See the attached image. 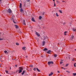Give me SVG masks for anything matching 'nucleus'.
<instances>
[{"label": "nucleus", "mask_w": 76, "mask_h": 76, "mask_svg": "<svg viewBox=\"0 0 76 76\" xmlns=\"http://www.w3.org/2000/svg\"><path fill=\"white\" fill-rule=\"evenodd\" d=\"M60 76H63V75H60Z\"/></svg>", "instance_id": "nucleus-55"}, {"label": "nucleus", "mask_w": 76, "mask_h": 76, "mask_svg": "<svg viewBox=\"0 0 76 76\" xmlns=\"http://www.w3.org/2000/svg\"><path fill=\"white\" fill-rule=\"evenodd\" d=\"M14 17H15V16H12L11 18V20H13V22L14 23H16V22H15V21H14Z\"/></svg>", "instance_id": "nucleus-2"}, {"label": "nucleus", "mask_w": 76, "mask_h": 76, "mask_svg": "<svg viewBox=\"0 0 76 76\" xmlns=\"http://www.w3.org/2000/svg\"><path fill=\"white\" fill-rule=\"evenodd\" d=\"M0 58V59H1V58Z\"/></svg>", "instance_id": "nucleus-64"}, {"label": "nucleus", "mask_w": 76, "mask_h": 76, "mask_svg": "<svg viewBox=\"0 0 76 76\" xmlns=\"http://www.w3.org/2000/svg\"><path fill=\"white\" fill-rule=\"evenodd\" d=\"M33 66H33L32 65H31L30 66V67H33Z\"/></svg>", "instance_id": "nucleus-32"}, {"label": "nucleus", "mask_w": 76, "mask_h": 76, "mask_svg": "<svg viewBox=\"0 0 76 76\" xmlns=\"http://www.w3.org/2000/svg\"><path fill=\"white\" fill-rule=\"evenodd\" d=\"M73 38H74V36H72L71 38V40H72L73 39Z\"/></svg>", "instance_id": "nucleus-16"}, {"label": "nucleus", "mask_w": 76, "mask_h": 76, "mask_svg": "<svg viewBox=\"0 0 76 76\" xmlns=\"http://www.w3.org/2000/svg\"><path fill=\"white\" fill-rule=\"evenodd\" d=\"M20 10V12H23V9L22 8H21Z\"/></svg>", "instance_id": "nucleus-22"}, {"label": "nucleus", "mask_w": 76, "mask_h": 76, "mask_svg": "<svg viewBox=\"0 0 76 76\" xmlns=\"http://www.w3.org/2000/svg\"><path fill=\"white\" fill-rule=\"evenodd\" d=\"M54 57H57V55L56 54H54Z\"/></svg>", "instance_id": "nucleus-19"}, {"label": "nucleus", "mask_w": 76, "mask_h": 76, "mask_svg": "<svg viewBox=\"0 0 76 76\" xmlns=\"http://www.w3.org/2000/svg\"><path fill=\"white\" fill-rule=\"evenodd\" d=\"M56 16H57V17L58 16V14H57V12H56Z\"/></svg>", "instance_id": "nucleus-26"}, {"label": "nucleus", "mask_w": 76, "mask_h": 76, "mask_svg": "<svg viewBox=\"0 0 76 76\" xmlns=\"http://www.w3.org/2000/svg\"><path fill=\"white\" fill-rule=\"evenodd\" d=\"M72 31H74V32H76V28H72Z\"/></svg>", "instance_id": "nucleus-11"}, {"label": "nucleus", "mask_w": 76, "mask_h": 76, "mask_svg": "<svg viewBox=\"0 0 76 76\" xmlns=\"http://www.w3.org/2000/svg\"><path fill=\"white\" fill-rule=\"evenodd\" d=\"M42 19V17L41 16L39 17V19L41 20Z\"/></svg>", "instance_id": "nucleus-18"}, {"label": "nucleus", "mask_w": 76, "mask_h": 76, "mask_svg": "<svg viewBox=\"0 0 76 76\" xmlns=\"http://www.w3.org/2000/svg\"><path fill=\"white\" fill-rule=\"evenodd\" d=\"M57 72L58 73H60V72H59V71H58Z\"/></svg>", "instance_id": "nucleus-43"}, {"label": "nucleus", "mask_w": 76, "mask_h": 76, "mask_svg": "<svg viewBox=\"0 0 76 76\" xmlns=\"http://www.w3.org/2000/svg\"><path fill=\"white\" fill-rule=\"evenodd\" d=\"M0 1H1V0H0Z\"/></svg>", "instance_id": "nucleus-60"}, {"label": "nucleus", "mask_w": 76, "mask_h": 76, "mask_svg": "<svg viewBox=\"0 0 76 76\" xmlns=\"http://www.w3.org/2000/svg\"><path fill=\"white\" fill-rule=\"evenodd\" d=\"M1 57H2V56H1Z\"/></svg>", "instance_id": "nucleus-62"}, {"label": "nucleus", "mask_w": 76, "mask_h": 76, "mask_svg": "<svg viewBox=\"0 0 76 76\" xmlns=\"http://www.w3.org/2000/svg\"><path fill=\"white\" fill-rule=\"evenodd\" d=\"M36 34L38 36V37H39L40 36V35H39V34H38V32H36Z\"/></svg>", "instance_id": "nucleus-6"}, {"label": "nucleus", "mask_w": 76, "mask_h": 76, "mask_svg": "<svg viewBox=\"0 0 76 76\" xmlns=\"http://www.w3.org/2000/svg\"><path fill=\"white\" fill-rule=\"evenodd\" d=\"M58 45H59V43H58Z\"/></svg>", "instance_id": "nucleus-58"}, {"label": "nucleus", "mask_w": 76, "mask_h": 76, "mask_svg": "<svg viewBox=\"0 0 76 76\" xmlns=\"http://www.w3.org/2000/svg\"><path fill=\"white\" fill-rule=\"evenodd\" d=\"M64 34L65 35H67V34L66 33H64Z\"/></svg>", "instance_id": "nucleus-41"}, {"label": "nucleus", "mask_w": 76, "mask_h": 76, "mask_svg": "<svg viewBox=\"0 0 76 76\" xmlns=\"http://www.w3.org/2000/svg\"><path fill=\"white\" fill-rule=\"evenodd\" d=\"M27 1L28 2H29V1H30V0H27Z\"/></svg>", "instance_id": "nucleus-38"}, {"label": "nucleus", "mask_w": 76, "mask_h": 76, "mask_svg": "<svg viewBox=\"0 0 76 76\" xmlns=\"http://www.w3.org/2000/svg\"><path fill=\"white\" fill-rule=\"evenodd\" d=\"M1 67V66L0 65V67Z\"/></svg>", "instance_id": "nucleus-57"}, {"label": "nucleus", "mask_w": 76, "mask_h": 76, "mask_svg": "<svg viewBox=\"0 0 76 76\" xmlns=\"http://www.w3.org/2000/svg\"><path fill=\"white\" fill-rule=\"evenodd\" d=\"M33 70H34V71H35V70H36V68H34L33 69Z\"/></svg>", "instance_id": "nucleus-27"}, {"label": "nucleus", "mask_w": 76, "mask_h": 76, "mask_svg": "<svg viewBox=\"0 0 76 76\" xmlns=\"http://www.w3.org/2000/svg\"><path fill=\"white\" fill-rule=\"evenodd\" d=\"M24 73H25V71L24 70L23 72L22 73V75H23Z\"/></svg>", "instance_id": "nucleus-21"}, {"label": "nucleus", "mask_w": 76, "mask_h": 76, "mask_svg": "<svg viewBox=\"0 0 76 76\" xmlns=\"http://www.w3.org/2000/svg\"><path fill=\"white\" fill-rule=\"evenodd\" d=\"M59 12H60L61 13H62V12H61V10H58Z\"/></svg>", "instance_id": "nucleus-24"}, {"label": "nucleus", "mask_w": 76, "mask_h": 76, "mask_svg": "<svg viewBox=\"0 0 76 76\" xmlns=\"http://www.w3.org/2000/svg\"><path fill=\"white\" fill-rule=\"evenodd\" d=\"M16 72H17V71H16Z\"/></svg>", "instance_id": "nucleus-63"}, {"label": "nucleus", "mask_w": 76, "mask_h": 76, "mask_svg": "<svg viewBox=\"0 0 76 76\" xmlns=\"http://www.w3.org/2000/svg\"><path fill=\"white\" fill-rule=\"evenodd\" d=\"M61 69H64V68L63 67H61Z\"/></svg>", "instance_id": "nucleus-46"}, {"label": "nucleus", "mask_w": 76, "mask_h": 76, "mask_svg": "<svg viewBox=\"0 0 76 76\" xmlns=\"http://www.w3.org/2000/svg\"><path fill=\"white\" fill-rule=\"evenodd\" d=\"M44 15V12H43V15Z\"/></svg>", "instance_id": "nucleus-47"}, {"label": "nucleus", "mask_w": 76, "mask_h": 76, "mask_svg": "<svg viewBox=\"0 0 76 76\" xmlns=\"http://www.w3.org/2000/svg\"><path fill=\"white\" fill-rule=\"evenodd\" d=\"M36 74H35V76H36Z\"/></svg>", "instance_id": "nucleus-59"}, {"label": "nucleus", "mask_w": 76, "mask_h": 76, "mask_svg": "<svg viewBox=\"0 0 76 76\" xmlns=\"http://www.w3.org/2000/svg\"><path fill=\"white\" fill-rule=\"evenodd\" d=\"M62 2H65V1H62Z\"/></svg>", "instance_id": "nucleus-44"}, {"label": "nucleus", "mask_w": 76, "mask_h": 76, "mask_svg": "<svg viewBox=\"0 0 76 76\" xmlns=\"http://www.w3.org/2000/svg\"><path fill=\"white\" fill-rule=\"evenodd\" d=\"M23 50H25V47H23L22 48Z\"/></svg>", "instance_id": "nucleus-33"}, {"label": "nucleus", "mask_w": 76, "mask_h": 76, "mask_svg": "<svg viewBox=\"0 0 76 76\" xmlns=\"http://www.w3.org/2000/svg\"><path fill=\"white\" fill-rule=\"evenodd\" d=\"M64 69H65V68H64Z\"/></svg>", "instance_id": "nucleus-53"}, {"label": "nucleus", "mask_w": 76, "mask_h": 76, "mask_svg": "<svg viewBox=\"0 0 76 76\" xmlns=\"http://www.w3.org/2000/svg\"><path fill=\"white\" fill-rule=\"evenodd\" d=\"M75 51H76V49H75Z\"/></svg>", "instance_id": "nucleus-52"}, {"label": "nucleus", "mask_w": 76, "mask_h": 76, "mask_svg": "<svg viewBox=\"0 0 76 76\" xmlns=\"http://www.w3.org/2000/svg\"><path fill=\"white\" fill-rule=\"evenodd\" d=\"M0 76H1V75H0Z\"/></svg>", "instance_id": "nucleus-56"}, {"label": "nucleus", "mask_w": 76, "mask_h": 76, "mask_svg": "<svg viewBox=\"0 0 76 76\" xmlns=\"http://www.w3.org/2000/svg\"><path fill=\"white\" fill-rule=\"evenodd\" d=\"M1 62H2V61L1 60Z\"/></svg>", "instance_id": "nucleus-51"}, {"label": "nucleus", "mask_w": 76, "mask_h": 76, "mask_svg": "<svg viewBox=\"0 0 76 76\" xmlns=\"http://www.w3.org/2000/svg\"><path fill=\"white\" fill-rule=\"evenodd\" d=\"M23 70V68L22 67H19V70L18 73H20Z\"/></svg>", "instance_id": "nucleus-1"}, {"label": "nucleus", "mask_w": 76, "mask_h": 76, "mask_svg": "<svg viewBox=\"0 0 76 76\" xmlns=\"http://www.w3.org/2000/svg\"><path fill=\"white\" fill-rule=\"evenodd\" d=\"M68 65H69L68 64H66V67H67V66H68Z\"/></svg>", "instance_id": "nucleus-37"}, {"label": "nucleus", "mask_w": 76, "mask_h": 76, "mask_svg": "<svg viewBox=\"0 0 76 76\" xmlns=\"http://www.w3.org/2000/svg\"><path fill=\"white\" fill-rule=\"evenodd\" d=\"M23 25H26V23H25V20L23 21Z\"/></svg>", "instance_id": "nucleus-5"}, {"label": "nucleus", "mask_w": 76, "mask_h": 76, "mask_svg": "<svg viewBox=\"0 0 76 76\" xmlns=\"http://www.w3.org/2000/svg\"><path fill=\"white\" fill-rule=\"evenodd\" d=\"M1 40H6V39H5L1 38V37H0V41H1Z\"/></svg>", "instance_id": "nucleus-12"}, {"label": "nucleus", "mask_w": 76, "mask_h": 76, "mask_svg": "<svg viewBox=\"0 0 76 76\" xmlns=\"http://www.w3.org/2000/svg\"><path fill=\"white\" fill-rule=\"evenodd\" d=\"M17 65H15V67H17Z\"/></svg>", "instance_id": "nucleus-48"}, {"label": "nucleus", "mask_w": 76, "mask_h": 76, "mask_svg": "<svg viewBox=\"0 0 76 76\" xmlns=\"http://www.w3.org/2000/svg\"><path fill=\"white\" fill-rule=\"evenodd\" d=\"M46 38H47V37L46 36L45 37H44L43 40H45Z\"/></svg>", "instance_id": "nucleus-20"}, {"label": "nucleus", "mask_w": 76, "mask_h": 76, "mask_svg": "<svg viewBox=\"0 0 76 76\" xmlns=\"http://www.w3.org/2000/svg\"><path fill=\"white\" fill-rule=\"evenodd\" d=\"M15 27L16 28H19L18 26L17 25H15Z\"/></svg>", "instance_id": "nucleus-14"}, {"label": "nucleus", "mask_w": 76, "mask_h": 76, "mask_svg": "<svg viewBox=\"0 0 76 76\" xmlns=\"http://www.w3.org/2000/svg\"><path fill=\"white\" fill-rule=\"evenodd\" d=\"M19 7L20 8H22V4H21V3L20 4Z\"/></svg>", "instance_id": "nucleus-15"}, {"label": "nucleus", "mask_w": 76, "mask_h": 76, "mask_svg": "<svg viewBox=\"0 0 76 76\" xmlns=\"http://www.w3.org/2000/svg\"><path fill=\"white\" fill-rule=\"evenodd\" d=\"M36 69H37V70L38 71V72H40V70H39V69H38V68H37Z\"/></svg>", "instance_id": "nucleus-23"}, {"label": "nucleus", "mask_w": 76, "mask_h": 76, "mask_svg": "<svg viewBox=\"0 0 76 76\" xmlns=\"http://www.w3.org/2000/svg\"><path fill=\"white\" fill-rule=\"evenodd\" d=\"M66 72H67V73H70V72H69V71H66Z\"/></svg>", "instance_id": "nucleus-30"}, {"label": "nucleus", "mask_w": 76, "mask_h": 76, "mask_svg": "<svg viewBox=\"0 0 76 76\" xmlns=\"http://www.w3.org/2000/svg\"><path fill=\"white\" fill-rule=\"evenodd\" d=\"M53 62L52 61H48V65H50V64H53Z\"/></svg>", "instance_id": "nucleus-3"}, {"label": "nucleus", "mask_w": 76, "mask_h": 76, "mask_svg": "<svg viewBox=\"0 0 76 76\" xmlns=\"http://www.w3.org/2000/svg\"><path fill=\"white\" fill-rule=\"evenodd\" d=\"M53 75V73L52 72L50 73L49 74V76H51L52 75Z\"/></svg>", "instance_id": "nucleus-10"}, {"label": "nucleus", "mask_w": 76, "mask_h": 76, "mask_svg": "<svg viewBox=\"0 0 76 76\" xmlns=\"http://www.w3.org/2000/svg\"><path fill=\"white\" fill-rule=\"evenodd\" d=\"M53 1H55V0H53Z\"/></svg>", "instance_id": "nucleus-50"}, {"label": "nucleus", "mask_w": 76, "mask_h": 76, "mask_svg": "<svg viewBox=\"0 0 76 76\" xmlns=\"http://www.w3.org/2000/svg\"><path fill=\"white\" fill-rule=\"evenodd\" d=\"M67 31H65L64 32V34H66V33H67Z\"/></svg>", "instance_id": "nucleus-34"}, {"label": "nucleus", "mask_w": 76, "mask_h": 76, "mask_svg": "<svg viewBox=\"0 0 76 76\" xmlns=\"http://www.w3.org/2000/svg\"><path fill=\"white\" fill-rule=\"evenodd\" d=\"M11 69H12V68H11V67L10 68V70H11Z\"/></svg>", "instance_id": "nucleus-49"}, {"label": "nucleus", "mask_w": 76, "mask_h": 76, "mask_svg": "<svg viewBox=\"0 0 76 76\" xmlns=\"http://www.w3.org/2000/svg\"><path fill=\"white\" fill-rule=\"evenodd\" d=\"M31 20L33 22H35V19H34V18H31Z\"/></svg>", "instance_id": "nucleus-7"}, {"label": "nucleus", "mask_w": 76, "mask_h": 76, "mask_svg": "<svg viewBox=\"0 0 76 76\" xmlns=\"http://www.w3.org/2000/svg\"><path fill=\"white\" fill-rule=\"evenodd\" d=\"M73 75H74V76H75V75H76V73H73Z\"/></svg>", "instance_id": "nucleus-31"}, {"label": "nucleus", "mask_w": 76, "mask_h": 76, "mask_svg": "<svg viewBox=\"0 0 76 76\" xmlns=\"http://www.w3.org/2000/svg\"><path fill=\"white\" fill-rule=\"evenodd\" d=\"M5 72L6 73H8V71L5 70Z\"/></svg>", "instance_id": "nucleus-28"}, {"label": "nucleus", "mask_w": 76, "mask_h": 76, "mask_svg": "<svg viewBox=\"0 0 76 76\" xmlns=\"http://www.w3.org/2000/svg\"><path fill=\"white\" fill-rule=\"evenodd\" d=\"M54 6L56 7V4H55V2H54Z\"/></svg>", "instance_id": "nucleus-35"}, {"label": "nucleus", "mask_w": 76, "mask_h": 76, "mask_svg": "<svg viewBox=\"0 0 76 76\" xmlns=\"http://www.w3.org/2000/svg\"><path fill=\"white\" fill-rule=\"evenodd\" d=\"M72 61H75V59H72Z\"/></svg>", "instance_id": "nucleus-39"}, {"label": "nucleus", "mask_w": 76, "mask_h": 76, "mask_svg": "<svg viewBox=\"0 0 76 76\" xmlns=\"http://www.w3.org/2000/svg\"><path fill=\"white\" fill-rule=\"evenodd\" d=\"M7 12H8V13H12V11L10 9H9L8 10H7Z\"/></svg>", "instance_id": "nucleus-4"}, {"label": "nucleus", "mask_w": 76, "mask_h": 76, "mask_svg": "<svg viewBox=\"0 0 76 76\" xmlns=\"http://www.w3.org/2000/svg\"><path fill=\"white\" fill-rule=\"evenodd\" d=\"M76 63H75L74 64V67H76Z\"/></svg>", "instance_id": "nucleus-29"}, {"label": "nucleus", "mask_w": 76, "mask_h": 76, "mask_svg": "<svg viewBox=\"0 0 76 76\" xmlns=\"http://www.w3.org/2000/svg\"><path fill=\"white\" fill-rule=\"evenodd\" d=\"M16 45H19V44L18 43H16Z\"/></svg>", "instance_id": "nucleus-25"}, {"label": "nucleus", "mask_w": 76, "mask_h": 76, "mask_svg": "<svg viewBox=\"0 0 76 76\" xmlns=\"http://www.w3.org/2000/svg\"><path fill=\"white\" fill-rule=\"evenodd\" d=\"M30 71L31 72V70H32V69H30Z\"/></svg>", "instance_id": "nucleus-42"}, {"label": "nucleus", "mask_w": 76, "mask_h": 76, "mask_svg": "<svg viewBox=\"0 0 76 76\" xmlns=\"http://www.w3.org/2000/svg\"><path fill=\"white\" fill-rule=\"evenodd\" d=\"M36 39H37L36 38Z\"/></svg>", "instance_id": "nucleus-61"}, {"label": "nucleus", "mask_w": 76, "mask_h": 76, "mask_svg": "<svg viewBox=\"0 0 76 76\" xmlns=\"http://www.w3.org/2000/svg\"><path fill=\"white\" fill-rule=\"evenodd\" d=\"M51 50H49L47 52V53H48V54H50V53H51Z\"/></svg>", "instance_id": "nucleus-9"}, {"label": "nucleus", "mask_w": 76, "mask_h": 76, "mask_svg": "<svg viewBox=\"0 0 76 76\" xmlns=\"http://www.w3.org/2000/svg\"><path fill=\"white\" fill-rule=\"evenodd\" d=\"M12 60H15V59H12Z\"/></svg>", "instance_id": "nucleus-45"}, {"label": "nucleus", "mask_w": 76, "mask_h": 76, "mask_svg": "<svg viewBox=\"0 0 76 76\" xmlns=\"http://www.w3.org/2000/svg\"><path fill=\"white\" fill-rule=\"evenodd\" d=\"M45 41H43L42 42V45H43V46H44V45H45Z\"/></svg>", "instance_id": "nucleus-8"}, {"label": "nucleus", "mask_w": 76, "mask_h": 76, "mask_svg": "<svg viewBox=\"0 0 76 76\" xmlns=\"http://www.w3.org/2000/svg\"><path fill=\"white\" fill-rule=\"evenodd\" d=\"M65 24H66V23H64L63 24V25H65Z\"/></svg>", "instance_id": "nucleus-40"}, {"label": "nucleus", "mask_w": 76, "mask_h": 76, "mask_svg": "<svg viewBox=\"0 0 76 76\" xmlns=\"http://www.w3.org/2000/svg\"><path fill=\"white\" fill-rule=\"evenodd\" d=\"M62 63H63V62H60V64H62Z\"/></svg>", "instance_id": "nucleus-36"}, {"label": "nucleus", "mask_w": 76, "mask_h": 76, "mask_svg": "<svg viewBox=\"0 0 76 76\" xmlns=\"http://www.w3.org/2000/svg\"><path fill=\"white\" fill-rule=\"evenodd\" d=\"M4 53H5V54H6V53H7V54H8V53H8V52H7V50H5V51H4Z\"/></svg>", "instance_id": "nucleus-13"}, {"label": "nucleus", "mask_w": 76, "mask_h": 76, "mask_svg": "<svg viewBox=\"0 0 76 76\" xmlns=\"http://www.w3.org/2000/svg\"><path fill=\"white\" fill-rule=\"evenodd\" d=\"M48 50V49L47 48H45V49H44L43 51H47Z\"/></svg>", "instance_id": "nucleus-17"}, {"label": "nucleus", "mask_w": 76, "mask_h": 76, "mask_svg": "<svg viewBox=\"0 0 76 76\" xmlns=\"http://www.w3.org/2000/svg\"><path fill=\"white\" fill-rule=\"evenodd\" d=\"M42 57H43V56H42Z\"/></svg>", "instance_id": "nucleus-54"}]
</instances>
